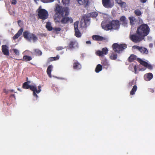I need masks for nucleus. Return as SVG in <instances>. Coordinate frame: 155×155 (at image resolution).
<instances>
[{"mask_svg":"<svg viewBox=\"0 0 155 155\" xmlns=\"http://www.w3.org/2000/svg\"><path fill=\"white\" fill-rule=\"evenodd\" d=\"M55 12L54 20L55 22L61 23L62 24H67L69 22L72 23L73 20L71 18L67 16L69 14L68 8L62 7L57 4L54 8Z\"/></svg>","mask_w":155,"mask_h":155,"instance_id":"obj_1","label":"nucleus"},{"mask_svg":"<svg viewBox=\"0 0 155 155\" xmlns=\"http://www.w3.org/2000/svg\"><path fill=\"white\" fill-rule=\"evenodd\" d=\"M29 81H27L24 83L23 84L22 87L25 89L29 88L31 91H33V96L37 98L38 96L36 93L38 94L41 91V86L40 85L38 86V90H37V87L35 85H29Z\"/></svg>","mask_w":155,"mask_h":155,"instance_id":"obj_2","label":"nucleus"},{"mask_svg":"<svg viewBox=\"0 0 155 155\" xmlns=\"http://www.w3.org/2000/svg\"><path fill=\"white\" fill-rule=\"evenodd\" d=\"M137 31L138 33H140L143 37L147 36L150 32V28L149 26L146 24H143L139 26Z\"/></svg>","mask_w":155,"mask_h":155,"instance_id":"obj_3","label":"nucleus"},{"mask_svg":"<svg viewBox=\"0 0 155 155\" xmlns=\"http://www.w3.org/2000/svg\"><path fill=\"white\" fill-rule=\"evenodd\" d=\"M130 38L133 42L135 43L139 42L144 39L142 35L137 33V31L135 33L130 35Z\"/></svg>","mask_w":155,"mask_h":155,"instance_id":"obj_4","label":"nucleus"},{"mask_svg":"<svg viewBox=\"0 0 155 155\" xmlns=\"http://www.w3.org/2000/svg\"><path fill=\"white\" fill-rule=\"evenodd\" d=\"M112 47L114 52L120 53L127 48V45L124 44H119L117 43H115L113 44Z\"/></svg>","mask_w":155,"mask_h":155,"instance_id":"obj_5","label":"nucleus"},{"mask_svg":"<svg viewBox=\"0 0 155 155\" xmlns=\"http://www.w3.org/2000/svg\"><path fill=\"white\" fill-rule=\"evenodd\" d=\"M23 36L26 40L29 41L33 40L34 42H35L38 40V38L35 35L28 31H25L23 32Z\"/></svg>","mask_w":155,"mask_h":155,"instance_id":"obj_6","label":"nucleus"},{"mask_svg":"<svg viewBox=\"0 0 155 155\" xmlns=\"http://www.w3.org/2000/svg\"><path fill=\"white\" fill-rule=\"evenodd\" d=\"M40 7L38 9V15L40 19L45 20L48 17V12L45 9L40 8Z\"/></svg>","mask_w":155,"mask_h":155,"instance_id":"obj_7","label":"nucleus"},{"mask_svg":"<svg viewBox=\"0 0 155 155\" xmlns=\"http://www.w3.org/2000/svg\"><path fill=\"white\" fill-rule=\"evenodd\" d=\"M78 42L75 39H72L70 40L68 44V48L69 49H75L78 48Z\"/></svg>","mask_w":155,"mask_h":155,"instance_id":"obj_8","label":"nucleus"},{"mask_svg":"<svg viewBox=\"0 0 155 155\" xmlns=\"http://www.w3.org/2000/svg\"><path fill=\"white\" fill-rule=\"evenodd\" d=\"M79 21H76L74 23V27L75 32V35L77 38H80L81 36V33L79 30L78 28V25Z\"/></svg>","mask_w":155,"mask_h":155,"instance_id":"obj_9","label":"nucleus"},{"mask_svg":"<svg viewBox=\"0 0 155 155\" xmlns=\"http://www.w3.org/2000/svg\"><path fill=\"white\" fill-rule=\"evenodd\" d=\"M111 29L116 30L119 28L120 26L119 21L117 20H113L110 22Z\"/></svg>","mask_w":155,"mask_h":155,"instance_id":"obj_10","label":"nucleus"},{"mask_svg":"<svg viewBox=\"0 0 155 155\" xmlns=\"http://www.w3.org/2000/svg\"><path fill=\"white\" fill-rule=\"evenodd\" d=\"M137 60L141 64L146 68H147L150 70H151L153 69L152 66L151 64H148L147 62L142 60L141 59L139 58H137Z\"/></svg>","mask_w":155,"mask_h":155,"instance_id":"obj_11","label":"nucleus"},{"mask_svg":"<svg viewBox=\"0 0 155 155\" xmlns=\"http://www.w3.org/2000/svg\"><path fill=\"white\" fill-rule=\"evenodd\" d=\"M101 26L103 29L106 31L111 30V27L110 22L108 24H106L105 21H102L101 23Z\"/></svg>","mask_w":155,"mask_h":155,"instance_id":"obj_12","label":"nucleus"},{"mask_svg":"<svg viewBox=\"0 0 155 155\" xmlns=\"http://www.w3.org/2000/svg\"><path fill=\"white\" fill-rule=\"evenodd\" d=\"M108 51V50L107 48H104L102 49L101 51H96V54L98 56H102L104 55L107 54Z\"/></svg>","mask_w":155,"mask_h":155,"instance_id":"obj_13","label":"nucleus"},{"mask_svg":"<svg viewBox=\"0 0 155 155\" xmlns=\"http://www.w3.org/2000/svg\"><path fill=\"white\" fill-rule=\"evenodd\" d=\"M102 2L103 6L106 8H109L112 7L110 0H102Z\"/></svg>","mask_w":155,"mask_h":155,"instance_id":"obj_14","label":"nucleus"},{"mask_svg":"<svg viewBox=\"0 0 155 155\" xmlns=\"http://www.w3.org/2000/svg\"><path fill=\"white\" fill-rule=\"evenodd\" d=\"M74 62L73 64V67L74 69L79 70L81 69V65L80 63L77 60H74Z\"/></svg>","mask_w":155,"mask_h":155,"instance_id":"obj_15","label":"nucleus"},{"mask_svg":"<svg viewBox=\"0 0 155 155\" xmlns=\"http://www.w3.org/2000/svg\"><path fill=\"white\" fill-rule=\"evenodd\" d=\"M2 51L3 54L6 56H8L9 52L8 46L6 45H3L2 46Z\"/></svg>","mask_w":155,"mask_h":155,"instance_id":"obj_16","label":"nucleus"},{"mask_svg":"<svg viewBox=\"0 0 155 155\" xmlns=\"http://www.w3.org/2000/svg\"><path fill=\"white\" fill-rule=\"evenodd\" d=\"M78 3L80 5H84L85 7L88 5L89 1L88 0H76Z\"/></svg>","mask_w":155,"mask_h":155,"instance_id":"obj_17","label":"nucleus"},{"mask_svg":"<svg viewBox=\"0 0 155 155\" xmlns=\"http://www.w3.org/2000/svg\"><path fill=\"white\" fill-rule=\"evenodd\" d=\"M23 31V29L22 28H20L18 31L17 33L13 37L14 40L17 39L20 35H21Z\"/></svg>","mask_w":155,"mask_h":155,"instance_id":"obj_18","label":"nucleus"},{"mask_svg":"<svg viewBox=\"0 0 155 155\" xmlns=\"http://www.w3.org/2000/svg\"><path fill=\"white\" fill-rule=\"evenodd\" d=\"M153 77V75L151 73H149L144 75V78L146 81L150 80Z\"/></svg>","mask_w":155,"mask_h":155,"instance_id":"obj_19","label":"nucleus"},{"mask_svg":"<svg viewBox=\"0 0 155 155\" xmlns=\"http://www.w3.org/2000/svg\"><path fill=\"white\" fill-rule=\"evenodd\" d=\"M92 38L93 40L98 41H102L105 40V38H104L98 35H94L93 36Z\"/></svg>","mask_w":155,"mask_h":155,"instance_id":"obj_20","label":"nucleus"},{"mask_svg":"<svg viewBox=\"0 0 155 155\" xmlns=\"http://www.w3.org/2000/svg\"><path fill=\"white\" fill-rule=\"evenodd\" d=\"M101 64L104 67V68H107L109 66L108 62L106 59H104L101 61Z\"/></svg>","mask_w":155,"mask_h":155,"instance_id":"obj_21","label":"nucleus"},{"mask_svg":"<svg viewBox=\"0 0 155 155\" xmlns=\"http://www.w3.org/2000/svg\"><path fill=\"white\" fill-rule=\"evenodd\" d=\"M52 65H49L47 68V72L48 76L50 77H51V72L52 71Z\"/></svg>","mask_w":155,"mask_h":155,"instance_id":"obj_22","label":"nucleus"},{"mask_svg":"<svg viewBox=\"0 0 155 155\" xmlns=\"http://www.w3.org/2000/svg\"><path fill=\"white\" fill-rule=\"evenodd\" d=\"M120 21L122 22V25L124 26H126L127 25V22L126 20V18L125 16H122L120 18Z\"/></svg>","mask_w":155,"mask_h":155,"instance_id":"obj_23","label":"nucleus"},{"mask_svg":"<svg viewBox=\"0 0 155 155\" xmlns=\"http://www.w3.org/2000/svg\"><path fill=\"white\" fill-rule=\"evenodd\" d=\"M102 66L101 64H98L97 65L95 68V71L96 73H99L102 70Z\"/></svg>","mask_w":155,"mask_h":155,"instance_id":"obj_24","label":"nucleus"},{"mask_svg":"<svg viewBox=\"0 0 155 155\" xmlns=\"http://www.w3.org/2000/svg\"><path fill=\"white\" fill-rule=\"evenodd\" d=\"M137 58V56L134 54H131L128 58V60L130 62H133Z\"/></svg>","mask_w":155,"mask_h":155,"instance_id":"obj_25","label":"nucleus"},{"mask_svg":"<svg viewBox=\"0 0 155 155\" xmlns=\"http://www.w3.org/2000/svg\"><path fill=\"white\" fill-rule=\"evenodd\" d=\"M32 59V58L31 56L27 55H24L23 57V59H21L20 60L23 61H28L31 60Z\"/></svg>","mask_w":155,"mask_h":155,"instance_id":"obj_26","label":"nucleus"},{"mask_svg":"<svg viewBox=\"0 0 155 155\" xmlns=\"http://www.w3.org/2000/svg\"><path fill=\"white\" fill-rule=\"evenodd\" d=\"M137 89V87L136 85H134V86L131 90L130 91V94L131 95H133L135 94L136 91Z\"/></svg>","mask_w":155,"mask_h":155,"instance_id":"obj_27","label":"nucleus"},{"mask_svg":"<svg viewBox=\"0 0 155 155\" xmlns=\"http://www.w3.org/2000/svg\"><path fill=\"white\" fill-rule=\"evenodd\" d=\"M139 51L142 53L147 54L148 53L147 49L145 48L141 47Z\"/></svg>","mask_w":155,"mask_h":155,"instance_id":"obj_28","label":"nucleus"},{"mask_svg":"<svg viewBox=\"0 0 155 155\" xmlns=\"http://www.w3.org/2000/svg\"><path fill=\"white\" fill-rule=\"evenodd\" d=\"M34 52L35 55L37 56H40L42 54V52L41 51L38 49H35Z\"/></svg>","mask_w":155,"mask_h":155,"instance_id":"obj_29","label":"nucleus"},{"mask_svg":"<svg viewBox=\"0 0 155 155\" xmlns=\"http://www.w3.org/2000/svg\"><path fill=\"white\" fill-rule=\"evenodd\" d=\"M46 27L48 30L49 31L52 30L53 28L51 26V23L49 22H47Z\"/></svg>","mask_w":155,"mask_h":155,"instance_id":"obj_30","label":"nucleus"},{"mask_svg":"<svg viewBox=\"0 0 155 155\" xmlns=\"http://www.w3.org/2000/svg\"><path fill=\"white\" fill-rule=\"evenodd\" d=\"M129 19L130 21V24L131 25H133L134 24V21L135 20V18L133 17H129Z\"/></svg>","mask_w":155,"mask_h":155,"instance_id":"obj_31","label":"nucleus"},{"mask_svg":"<svg viewBox=\"0 0 155 155\" xmlns=\"http://www.w3.org/2000/svg\"><path fill=\"white\" fill-rule=\"evenodd\" d=\"M117 55L115 54H112L110 56V58L112 60H116L117 58Z\"/></svg>","mask_w":155,"mask_h":155,"instance_id":"obj_32","label":"nucleus"},{"mask_svg":"<svg viewBox=\"0 0 155 155\" xmlns=\"http://www.w3.org/2000/svg\"><path fill=\"white\" fill-rule=\"evenodd\" d=\"M134 13L135 15L137 16H140L142 14L141 11L138 9L135 10L134 11Z\"/></svg>","mask_w":155,"mask_h":155,"instance_id":"obj_33","label":"nucleus"},{"mask_svg":"<svg viewBox=\"0 0 155 155\" xmlns=\"http://www.w3.org/2000/svg\"><path fill=\"white\" fill-rule=\"evenodd\" d=\"M98 15L97 13L96 12H93L90 14V17H96Z\"/></svg>","mask_w":155,"mask_h":155,"instance_id":"obj_34","label":"nucleus"},{"mask_svg":"<svg viewBox=\"0 0 155 155\" xmlns=\"http://www.w3.org/2000/svg\"><path fill=\"white\" fill-rule=\"evenodd\" d=\"M41 1L45 3H48L53 2L54 0H41Z\"/></svg>","mask_w":155,"mask_h":155,"instance_id":"obj_35","label":"nucleus"},{"mask_svg":"<svg viewBox=\"0 0 155 155\" xmlns=\"http://www.w3.org/2000/svg\"><path fill=\"white\" fill-rule=\"evenodd\" d=\"M65 48L63 47L62 46H58L56 48V50L58 51H61Z\"/></svg>","mask_w":155,"mask_h":155,"instance_id":"obj_36","label":"nucleus"},{"mask_svg":"<svg viewBox=\"0 0 155 155\" xmlns=\"http://www.w3.org/2000/svg\"><path fill=\"white\" fill-rule=\"evenodd\" d=\"M119 5L121 7L125 8L126 6V3L125 2H122Z\"/></svg>","mask_w":155,"mask_h":155,"instance_id":"obj_37","label":"nucleus"},{"mask_svg":"<svg viewBox=\"0 0 155 155\" xmlns=\"http://www.w3.org/2000/svg\"><path fill=\"white\" fill-rule=\"evenodd\" d=\"M132 48L134 49H137L139 51L141 47H140L137 45H134L133 46Z\"/></svg>","mask_w":155,"mask_h":155,"instance_id":"obj_38","label":"nucleus"},{"mask_svg":"<svg viewBox=\"0 0 155 155\" xmlns=\"http://www.w3.org/2000/svg\"><path fill=\"white\" fill-rule=\"evenodd\" d=\"M56 32H58L61 31V28H55L53 29Z\"/></svg>","mask_w":155,"mask_h":155,"instance_id":"obj_39","label":"nucleus"},{"mask_svg":"<svg viewBox=\"0 0 155 155\" xmlns=\"http://www.w3.org/2000/svg\"><path fill=\"white\" fill-rule=\"evenodd\" d=\"M134 80H132L129 84V85L130 87H131L132 85L134 84Z\"/></svg>","mask_w":155,"mask_h":155,"instance_id":"obj_40","label":"nucleus"},{"mask_svg":"<svg viewBox=\"0 0 155 155\" xmlns=\"http://www.w3.org/2000/svg\"><path fill=\"white\" fill-rule=\"evenodd\" d=\"M54 61L58 60L59 58V56L58 55H57L56 57H53V58Z\"/></svg>","mask_w":155,"mask_h":155,"instance_id":"obj_41","label":"nucleus"},{"mask_svg":"<svg viewBox=\"0 0 155 155\" xmlns=\"http://www.w3.org/2000/svg\"><path fill=\"white\" fill-rule=\"evenodd\" d=\"M14 52L15 53V54L16 55H18L19 54V52L18 50L16 49H13Z\"/></svg>","mask_w":155,"mask_h":155,"instance_id":"obj_42","label":"nucleus"},{"mask_svg":"<svg viewBox=\"0 0 155 155\" xmlns=\"http://www.w3.org/2000/svg\"><path fill=\"white\" fill-rule=\"evenodd\" d=\"M17 1L16 0H12L11 4L12 5H15L16 4Z\"/></svg>","mask_w":155,"mask_h":155,"instance_id":"obj_43","label":"nucleus"},{"mask_svg":"<svg viewBox=\"0 0 155 155\" xmlns=\"http://www.w3.org/2000/svg\"><path fill=\"white\" fill-rule=\"evenodd\" d=\"M53 58V57L49 58L48 59V62H49L52 61H54V60H53V58Z\"/></svg>","mask_w":155,"mask_h":155,"instance_id":"obj_44","label":"nucleus"},{"mask_svg":"<svg viewBox=\"0 0 155 155\" xmlns=\"http://www.w3.org/2000/svg\"><path fill=\"white\" fill-rule=\"evenodd\" d=\"M116 2L119 4L120 5L121 3L122 2L121 0H115Z\"/></svg>","mask_w":155,"mask_h":155,"instance_id":"obj_45","label":"nucleus"},{"mask_svg":"<svg viewBox=\"0 0 155 155\" xmlns=\"http://www.w3.org/2000/svg\"><path fill=\"white\" fill-rule=\"evenodd\" d=\"M3 92L5 93L6 94H8V93L9 91H7L5 89H4L3 90Z\"/></svg>","mask_w":155,"mask_h":155,"instance_id":"obj_46","label":"nucleus"},{"mask_svg":"<svg viewBox=\"0 0 155 155\" xmlns=\"http://www.w3.org/2000/svg\"><path fill=\"white\" fill-rule=\"evenodd\" d=\"M89 21V20L88 18L87 19H84V22L85 23V24H86L87 22H88Z\"/></svg>","mask_w":155,"mask_h":155,"instance_id":"obj_47","label":"nucleus"},{"mask_svg":"<svg viewBox=\"0 0 155 155\" xmlns=\"http://www.w3.org/2000/svg\"><path fill=\"white\" fill-rule=\"evenodd\" d=\"M134 69L135 71V73L136 74L137 71V68L136 65H135L134 67Z\"/></svg>","mask_w":155,"mask_h":155,"instance_id":"obj_48","label":"nucleus"},{"mask_svg":"<svg viewBox=\"0 0 155 155\" xmlns=\"http://www.w3.org/2000/svg\"><path fill=\"white\" fill-rule=\"evenodd\" d=\"M147 0H140V1L142 3H145Z\"/></svg>","mask_w":155,"mask_h":155,"instance_id":"obj_49","label":"nucleus"},{"mask_svg":"<svg viewBox=\"0 0 155 155\" xmlns=\"http://www.w3.org/2000/svg\"><path fill=\"white\" fill-rule=\"evenodd\" d=\"M153 45L152 43H150L149 45V47L150 48H152L153 47Z\"/></svg>","mask_w":155,"mask_h":155,"instance_id":"obj_50","label":"nucleus"},{"mask_svg":"<svg viewBox=\"0 0 155 155\" xmlns=\"http://www.w3.org/2000/svg\"><path fill=\"white\" fill-rule=\"evenodd\" d=\"M86 43L87 44H91V41H87L86 42Z\"/></svg>","mask_w":155,"mask_h":155,"instance_id":"obj_51","label":"nucleus"},{"mask_svg":"<svg viewBox=\"0 0 155 155\" xmlns=\"http://www.w3.org/2000/svg\"><path fill=\"white\" fill-rule=\"evenodd\" d=\"M10 97H13L15 99V95L14 94H12L11 96H10Z\"/></svg>","mask_w":155,"mask_h":155,"instance_id":"obj_52","label":"nucleus"},{"mask_svg":"<svg viewBox=\"0 0 155 155\" xmlns=\"http://www.w3.org/2000/svg\"><path fill=\"white\" fill-rule=\"evenodd\" d=\"M150 91L152 93H153L154 92V91L153 89H150Z\"/></svg>","mask_w":155,"mask_h":155,"instance_id":"obj_53","label":"nucleus"},{"mask_svg":"<svg viewBox=\"0 0 155 155\" xmlns=\"http://www.w3.org/2000/svg\"><path fill=\"white\" fill-rule=\"evenodd\" d=\"M9 91L10 92H13L14 91V90H9Z\"/></svg>","mask_w":155,"mask_h":155,"instance_id":"obj_54","label":"nucleus"},{"mask_svg":"<svg viewBox=\"0 0 155 155\" xmlns=\"http://www.w3.org/2000/svg\"><path fill=\"white\" fill-rule=\"evenodd\" d=\"M18 90H19V91H21L20 90V89H19V88H18Z\"/></svg>","mask_w":155,"mask_h":155,"instance_id":"obj_55","label":"nucleus"},{"mask_svg":"<svg viewBox=\"0 0 155 155\" xmlns=\"http://www.w3.org/2000/svg\"><path fill=\"white\" fill-rule=\"evenodd\" d=\"M20 21V20H19L18 21V22H19Z\"/></svg>","mask_w":155,"mask_h":155,"instance_id":"obj_56","label":"nucleus"}]
</instances>
